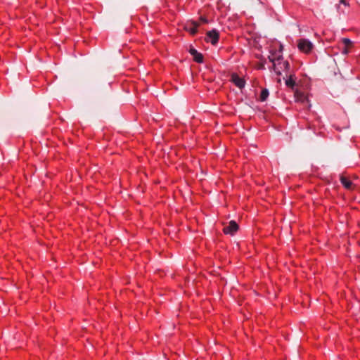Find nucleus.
<instances>
[{"mask_svg": "<svg viewBox=\"0 0 360 360\" xmlns=\"http://www.w3.org/2000/svg\"><path fill=\"white\" fill-rule=\"evenodd\" d=\"M297 47L304 53H309L313 49V44L307 39H300L297 41Z\"/></svg>", "mask_w": 360, "mask_h": 360, "instance_id": "obj_1", "label": "nucleus"}, {"mask_svg": "<svg viewBox=\"0 0 360 360\" xmlns=\"http://www.w3.org/2000/svg\"><path fill=\"white\" fill-rule=\"evenodd\" d=\"M273 62L274 70L278 75H281V72L280 69H283L285 71H288L290 69V64L287 60L278 62L276 65L274 62V59H270Z\"/></svg>", "mask_w": 360, "mask_h": 360, "instance_id": "obj_2", "label": "nucleus"}, {"mask_svg": "<svg viewBox=\"0 0 360 360\" xmlns=\"http://www.w3.org/2000/svg\"><path fill=\"white\" fill-rule=\"evenodd\" d=\"M219 38V32L217 30L214 29L207 32L205 41L207 42H210L213 45H215L218 42Z\"/></svg>", "mask_w": 360, "mask_h": 360, "instance_id": "obj_3", "label": "nucleus"}, {"mask_svg": "<svg viewBox=\"0 0 360 360\" xmlns=\"http://www.w3.org/2000/svg\"><path fill=\"white\" fill-rule=\"evenodd\" d=\"M231 81L239 89H243L245 86V80L236 73L231 75Z\"/></svg>", "mask_w": 360, "mask_h": 360, "instance_id": "obj_4", "label": "nucleus"}, {"mask_svg": "<svg viewBox=\"0 0 360 360\" xmlns=\"http://www.w3.org/2000/svg\"><path fill=\"white\" fill-rule=\"evenodd\" d=\"M199 24L195 21H191V22H188L185 25V29L186 31L189 32L192 35H195L198 32V27Z\"/></svg>", "mask_w": 360, "mask_h": 360, "instance_id": "obj_5", "label": "nucleus"}, {"mask_svg": "<svg viewBox=\"0 0 360 360\" xmlns=\"http://www.w3.org/2000/svg\"><path fill=\"white\" fill-rule=\"evenodd\" d=\"M190 53L193 56V59L195 62L198 63H202L203 62V56L198 52L197 50L195 49H190L189 50Z\"/></svg>", "mask_w": 360, "mask_h": 360, "instance_id": "obj_6", "label": "nucleus"}, {"mask_svg": "<svg viewBox=\"0 0 360 360\" xmlns=\"http://www.w3.org/2000/svg\"><path fill=\"white\" fill-rule=\"evenodd\" d=\"M239 226H224L223 232L224 234L233 236L238 231Z\"/></svg>", "mask_w": 360, "mask_h": 360, "instance_id": "obj_7", "label": "nucleus"}, {"mask_svg": "<svg viewBox=\"0 0 360 360\" xmlns=\"http://www.w3.org/2000/svg\"><path fill=\"white\" fill-rule=\"evenodd\" d=\"M295 97L297 101H300L303 103L308 101L307 97L302 93L297 91L295 92Z\"/></svg>", "mask_w": 360, "mask_h": 360, "instance_id": "obj_8", "label": "nucleus"}, {"mask_svg": "<svg viewBox=\"0 0 360 360\" xmlns=\"http://www.w3.org/2000/svg\"><path fill=\"white\" fill-rule=\"evenodd\" d=\"M340 181L341 183L342 184V185L347 189H351L352 188V183L350 180H349L347 177L345 176H340Z\"/></svg>", "mask_w": 360, "mask_h": 360, "instance_id": "obj_9", "label": "nucleus"}, {"mask_svg": "<svg viewBox=\"0 0 360 360\" xmlns=\"http://www.w3.org/2000/svg\"><path fill=\"white\" fill-rule=\"evenodd\" d=\"M293 77H294L293 75L290 74L289 75V78L285 79V84H286V86H288V87H290L292 89H293V87L295 85V81L293 79Z\"/></svg>", "mask_w": 360, "mask_h": 360, "instance_id": "obj_10", "label": "nucleus"}, {"mask_svg": "<svg viewBox=\"0 0 360 360\" xmlns=\"http://www.w3.org/2000/svg\"><path fill=\"white\" fill-rule=\"evenodd\" d=\"M269 96V91L266 89H262L260 94V101H265Z\"/></svg>", "mask_w": 360, "mask_h": 360, "instance_id": "obj_11", "label": "nucleus"}, {"mask_svg": "<svg viewBox=\"0 0 360 360\" xmlns=\"http://www.w3.org/2000/svg\"><path fill=\"white\" fill-rule=\"evenodd\" d=\"M342 41L345 46L351 47L352 46V41L348 38H343Z\"/></svg>", "mask_w": 360, "mask_h": 360, "instance_id": "obj_12", "label": "nucleus"}, {"mask_svg": "<svg viewBox=\"0 0 360 360\" xmlns=\"http://www.w3.org/2000/svg\"><path fill=\"white\" fill-rule=\"evenodd\" d=\"M349 53V46H345L342 51V53L344 55H347Z\"/></svg>", "mask_w": 360, "mask_h": 360, "instance_id": "obj_13", "label": "nucleus"}, {"mask_svg": "<svg viewBox=\"0 0 360 360\" xmlns=\"http://www.w3.org/2000/svg\"><path fill=\"white\" fill-rule=\"evenodd\" d=\"M200 20L202 22H204V23H207L208 22V20L205 17H200Z\"/></svg>", "mask_w": 360, "mask_h": 360, "instance_id": "obj_14", "label": "nucleus"}, {"mask_svg": "<svg viewBox=\"0 0 360 360\" xmlns=\"http://www.w3.org/2000/svg\"><path fill=\"white\" fill-rule=\"evenodd\" d=\"M340 3L344 4L345 6H349V4L346 1V0H340Z\"/></svg>", "mask_w": 360, "mask_h": 360, "instance_id": "obj_15", "label": "nucleus"}, {"mask_svg": "<svg viewBox=\"0 0 360 360\" xmlns=\"http://www.w3.org/2000/svg\"><path fill=\"white\" fill-rule=\"evenodd\" d=\"M229 225H238V223L234 220H231L229 221Z\"/></svg>", "mask_w": 360, "mask_h": 360, "instance_id": "obj_16", "label": "nucleus"}, {"mask_svg": "<svg viewBox=\"0 0 360 360\" xmlns=\"http://www.w3.org/2000/svg\"><path fill=\"white\" fill-rule=\"evenodd\" d=\"M281 58H282V56H278V57L277 58V60H278H278H280L281 59Z\"/></svg>", "mask_w": 360, "mask_h": 360, "instance_id": "obj_17", "label": "nucleus"}, {"mask_svg": "<svg viewBox=\"0 0 360 360\" xmlns=\"http://www.w3.org/2000/svg\"><path fill=\"white\" fill-rule=\"evenodd\" d=\"M281 79L280 78L278 79V82L281 83Z\"/></svg>", "mask_w": 360, "mask_h": 360, "instance_id": "obj_18", "label": "nucleus"}]
</instances>
